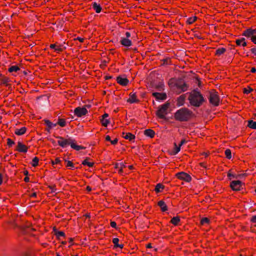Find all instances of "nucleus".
I'll return each instance as SVG.
<instances>
[{
    "instance_id": "nucleus-30",
    "label": "nucleus",
    "mask_w": 256,
    "mask_h": 256,
    "mask_svg": "<svg viewBox=\"0 0 256 256\" xmlns=\"http://www.w3.org/2000/svg\"><path fill=\"white\" fill-rule=\"evenodd\" d=\"M89 159L90 158H86L82 162V164H84V165H86V166H88L89 167H92L93 166V165H94V163L88 162V160H89Z\"/></svg>"
},
{
    "instance_id": "nucleus-33",
    "label": "nucleus",
    "mask_w": 256,
    "mask_h": 256,
    "mask_svg": "<svg viewBox=\"0 0 256 256\" xmlns=\"http://www.w3.org/2000/svg\"><path fill=\"white\" fill-rule=\"evenodd\" d=\"M56 124H59L60 126L64 127L66 125V122L64 119L59 118Z\"/></svg>"
},
{
    "instance_id": "nucleus-52",
    "label": "nucleus",
    "mask_w": 256,
    "mask_h": 256,
    "mask_svg": "<svg viewBox=\"0 0 256 256\" xmlns=\"http://www.w3.org/2000/svg\"><path fill=\"white\" fill-rule=\"evenodd\" d=\"M251 221L253 222L256 223V215L253 216L251 218Z\"/></svg>"
},
{
    "instance_id": "nucleus-18",
    "label": "nucleus",
    "mask_w": 256,
    "mask_h": 256,
    "mask_svg": "<svg viewBox=\"0 0 256 256\" xmlns=\"http://www.w3.org/2000/svg\"><path fill=\"white\" fill-rule=\"evenodd\" d=\"M186 94L181 95L178 98L177 104L178 106H182L184 104L186 97Z\"/></svg>"
},
{
    "instance_id": "nucleus-44",
    "label": "nucleus",
    "mask_w": 256,
    "mask_h": 256,
    "mask_svg": "<svg viewBox=\"0 0 256 256\" xmlns=\"http://www.w3.org/2000/svg\"><path fill=\"white\" fill-rule=\"evenodd\" d=\"M118 242H119V239L117 238H113L112 240V242L114 244V247L116 248V246H118Z\"/></svg>"
},
{
    "instance_id": "nucleus-63",
    "label": "nucleus",
    "mask_w": 256,
    "mask_h": 256,
    "mask_svg": "<svg viewBox=\"0 0 256 256\" xmlns=\"http://www.w3.org/2000/svg\"><path fill=\"white\" fill-rule=\"evenodd\" d=\"M29 180H30V178L28 177V176H26L24 178V180L26 182H29Z\"/></svg>"
},
{
    "instance_id": "nucleus-19",
    "label": "nucleus",
    "mask_w": 256,
    "mask_h": 256,
    "mask_svg": "<svg viewBox=\"0 0 256 256\" xmlns=\"http://www.w3.org/2000/svg\"><path fill=\"white\" fill-rule=\"evenodd\" d=\"M144 134L147 136L152 138L155 135V132L152 130L147 129L144 131Z\"/></svg>"
},
{
    "instance_id": "nucleus-6",
    "label": "nucleus",
    "mask_w": 256,
    "mask_h": 256,
    "mask_svg": "<svg viewBox=\"0 0 256 256\" xmlns=\"http://www.w3.org/2000/svg\"><path fill=\"white\" fill-rule=\"evenodd\" d=\"M74 114L78 117L85 116L88 112L86 108L77 107L74 110Z\"/></svg>"
},
{
    "instance_id": "nucleus-38",
    "label": "nucleus",
    "mask_w": 256,
    "mask_h": 256,
    "mask_svg": "<svg viewBox=\"0 0 256 256\" xmlns=\"http://www.w3.org/2000/svg\"><path fill=\"white\" fill-rule=\"evenodd\" d=\"M174 150L172 154H177L180 150V146H177L176 144H174Z\"/></svg>"
},
{
    "instance_id": "nucleus-43",
    "label": "nucleus",
    "mask_w": 256,
    "mask_h": 256,
    "mask_svg": "<svg viewBox=\"0 0 256 256\" xmlns=\"http://www.w3.org/2000/svg\"><path fill=\"white\" fill-rule=\"evenodd\" d=\"M209 222H210V220L208 218H204L201 220L200 222L202 224H208Z\"/></svg>"
},
{
    "instance_id": "nucleus-64",
    "label": "nucleus",
    "mask_w": 256,
    "mask_h": 256,
    "mask_svg": "<svg viewBox=\"0 0 256 256\" xmlns=\"http://www.w3.org/2000/svg\"><path fill=\"white\" fill-rule=\"evenodd\" d=\"M250 71L252 72H256V69L255 68H252Z\"/></svg>"
},
{
    "instance_id": "nucleus-27",
    "label": "nucleus",
    "mask_w": 256,
    "mask_h": 256,
    "mask_svg": "<svg viewBox=\"0 0 256 256\" xmlns=\"http://www.w3.org/2000/svg\"><path fill=\"white\" fill-rule=\"evenodd\" d=\"M226 51V49L224 48H219L216 51L215 54L217 56H220Z\"/></svg>"
},
{
    "instance_id": "nucleus-48",
    "label": "nucleus",
    "mask_w": 256,
    "mask_h": 256,
    "mask_svg": "<svg viewBox=\"0 0 256 256\" xmlns=\"http://www.w3.org/2000/svg\"><path fill=\"white\" fill-rule=\"evenodd\" d=\"M110 226H111L112 227L114 228H116V224L114 222H111Z\"/></svg>"
},
{
    "instance_id": "nucleus-20",
    "label": "nucleus",
    "mask_w": 256,
    "mask_h": 256,
    "mask_svg": "<svg viewBox=\"0 0 256 256\" xmlns=\"http://www.w3.org/2000/svg\"><path fill=\"white\" fill-rule=\"evenodd\" d=\"M158 205L160 208V209L162 212L167 210L168 207L164 202L162 200L159 201L158 203Z\"/></svg>"
},
{
    "instance_id": "nucleus-46",
    "label": "nucleus",
    "mask_w": 256,
    "mask_h": 256,
    "mask_svg": "<svg viewBox=\"0 0 256 256\" xmlns=\"http://www.w3.org/2000/svg\"><path fill=\"white\" fill-rule=\"evenodd\" d=\"M60 162H61V161H60V158H56L55 161H52V164H60Z\"/></svg>"
},
{
    "instance_id": "nucleus-23",
    "label": "nucleus",
    "mask_w": 256,
    "mask_h": 256,
    "mask_svg": "<svg viewBox=\"0 0 256 256\" xmlns=\"http://www.w3.org/2000/svg\"><path fill=\"white\" fill-rule=\"evenodd\" d=\"M70 147L76 150H80L85 149V147L76 144V141L72 142V144H70Z\"/></svg>"
},
{
    "instance_id": "nucleus-14",
    "label": "nucleus",
    "mask_w": 256,
    "mask_h": 256,
    "mask_svg": "<svg viewBox=\"0 0 256 256\" xmlns=\"http://www.w3.org/2000/svg\"><path fill=\"white\" fill-rule=\"evenodd\" d=\"M116 80L118 83L123 86H126L129 82L126 78H122L120 76L117 77Z\"/></svg>"
},
{
    "instance_id": "nucleus-17",
    "label": "nucleus",
    "mask_w": 256,
    "mask_h": 256,
    "mask_svg": "<svg viewBox=\"0 0 256 256\" xmlns=\"http://www.w3.org/2000/svg\"><path fill=\"white\" fill-rule=\"evenodd\" d=\"M130 98L128 100V102L130 103H134L138 102V100L136 98V93H130Z\"/></svg>"
},
{
    "instance_id": "nucleus-36",
    "label": "nucleus",
    "mask_w": 256,
    "mask_h": 256,
    "mask_svg": "<svg viewBox=\"0 0 256 256\" xmlns=\"http://www.w3.org/2000/svg\"><path fill=\"white\" fill-rule=\"evenodd\" d=\"M0 81L1 82H2L4 84H6L8 86L7 83L10 81V80L8 78L6 77H2L1 78H0Z\"/></svg>"
},
{
    "instance_id": "nucleus-37",
    "label": "nucleus",
    "mask_w": 256,
    "mask_h": 256,
    "mask_svg": "<svg viewBox=\"0 0 256 256\" xmlns=\"http://www.w3.org/2000/svg\"><path fill=\"white\" fill-rule=\"evenodd\" d=\"M196 19L197 18L196 16L189 18L187 20V22L189 24H192L196 20Z\"/></svg>"
},
{
    "instance_id": "nucleus-45",
    "label": "nucleus",
    "mask_w": 256,
    "mask_h": 256,
    "mask_svg": "<svg viewBox=\"0 0 256 256\" xmlns=\"http://www.w3.org/2000/svg\"><path fill=\"white\" fill-rule=\"evenodd\" d=\"M236 176L234 174H232L230 172L228 174V176L230 178V179H231L232 178H238V176Z\"/></svg>"
},
{
    "instance_id": "nucleus-61",
    "label": "nucleus",
    "mask_w": 256,
    "mask_h": 256,
    "mask_svg": "<svg viewBox=\"0 0 256 256\" xmlns=\"http://www.w3.org/2000/svg\"><path fill=\"white\" fill-rule=\"evenodd\" d=\"M106 140L107 141H111L110 137L109 136H106Z\"/></svg>"
},
{
    "instance_id": "nucleus-7",
    "label": "nucleus",
    "mask_w": 256,
    "mask_h": 256,
    "mask_svg": "<svg viewBox=\"0 0 256 256\" xmlns=\"http://www.w3.org/2000/svg\"><path fill=\"white\" fill-rule=\"evenodd\" d=\"M176 176L180 180H185L186 182H190L192 180L190 175L184 172L177 173Z\"/></svg>"
},
{
    "instance_id": "nucleus-11",
    "label": "nucleus",
    "mask_w": 256,
    "mask_h": 256,
    "mask_svg": "<svg viewBox=\"0 0 256 256\" xmlns=\"http://www.w3.org/2000/svg\"><path fill=\"white\" fill-rule=\"evenodd\" d=\"M153 96H154L156 100H166L167 96L166 93H160L158 92H154L152 94Z\"/></svg>"
},
{
    "instance_id": "nucleus-39",
    "label": "nucleus",
    "mask_w": 256,
    "mask_h": 256,
    "mask_svg": "<svg viewBox=\"0 0 256 256\" xmlns=\"http://www.w3.org/2000/svg\"><path fill=\"white\" fill-rule=\"evenodd\" d=\"M56 236L58 238H60V236H64L65 234L63 232L56 231Z\"/></svg>"
},
{
    "instance_id": "nucleus-21",
    "label": "nucleus",
    "mask_w": 256,
    "mask_h": 256,
    "mask_svg": "<svg viewBox=\"0 0 256 256\" xmlns=\"http://www.w3.org/2000/svg\"><path fill=\"white\" fill-rule=\"evenodd\" d=\"M26 127H22L20 129L16 128L15 130L14 133L18 136H22L26 132Z\"/></svg>"
},
{
    "instance_id": "nucleus-58",
    "label": "nucleus",
    "mask_w": 256,
    "mask_h": 256,
    "mask_svg": "<svg viewBox=\"0 0 256 256\" xmlns=\"http://www.w3.org/2000/svg\"><path fill=\"white\" fill-rule=\"evenodd\" d=\"M120 168H123L126 167V165L124 163L119 164Z\"/></svg>"
},
{
    "instance_id": "nucleus-34",
    "label": "nucleus",
    "mask_w": 256,
    "mask_h": 256,
    "mask_svg": "<svg viewBox=\"0 0 256 256\" xmlns=\"http://www.w3.org/2000/svg\"><path fill=\"white\" fill-rule=\"evenodd\" d=\"M224 153L227 158L230 159L232 158V152L230 149H226Z\"/></svg>"
},
{
    "instance_id": "nucleus-25",
    "label": "nucleus",
    "mask_w": 256,
    "mask_h": 256,
    "mask_svg": "<svg viewBox=\"0 0 256 256\" xmlns=\"http://www.w3.org/2000/svg\"><path fill=\"white\" fill-rule=\"evenodd\" d=\"M8 72H17L19 70H20V68H19V67L17 66H11L8 70Z\"/></svg>"
},
{
    "instance_id": "nucleus-56",
    "label": "nucleus",
    "mask_w": 256,
    "mask_h": 256,
    "mask_svg": "<svg viewBox=\"0 0 256 256\" xmlns=\"http://www.w3.org/2000/svg\"><path fill=\"white\" fill-rule=\"evenodd\" d=\"M62 46H60L58 48H55V50L56 51L60 52L62 50V48L61 47Z\"/></svg>"
},
{
    "instance_id": "nucleus-49",
    "label": "nucleus",
    "mask_w": 256,
    "mask_h": 256,
    "mask_svg": "<svg viewBox=\"0 0 256 256\" xmlns=\"http://www.w3.org/2000/svg\"><path fill=\"white\" fill-rule=\"evenodd\" d=\"M250 50L252 54L256 55V46L252 48Z\"/></svg>"
},
{
    "instance_id": "nucleus-22",
    "label": "nucleus",
    "mask_w": 256,
    "mask_h": 256,
    "mask_svg": "<svg viewBox=\"0 0 256 256\" xmlns=\"http://www.w3.org/2000/svg\"><path fill=\"white\" fill-rule=\"evenodd\" d=\"M92 6L96 13H100L101 12L102 8L96 2H92Z\"/></svg>"
},
{
    "instance_id": "nucleus-4",
    "label": "nucleus",
    "mask_w": 256,
    "mask_h": 256,
    "mask_svg": "<svg viewBox=\"0 0 256 256\" xmlns=\"http://www.w3.org/2000/svg\"><path fill=\"white\" fill-rule=\"evenodd\" d=\"M170 106V104L168 102H166L165 104L160 106L158 110L156 111V116H158L160 118H166L165 116L168 114L167 110Z\"/></svg>"
},
{
    "instance_id": "nucleus-5",
    "label": "nucleus",
    "mask_w": 256,
    "mask_h": 256,
    "mask_svg": "<svg viewBox=\"0 0 256 256\" xmlns=\"http://www.w3.org/2000/svg\"><path fill=\"white\" fill-rule=\"evenodd\" d=\"M208 99L210 102L214 106H218L219 104L220 98L218 92H210Z\"/></svg>"
},
{
    "instance_id": "nucleus-29",
    "label": "nucleus",
    "mask_w": 256,
    "mask_h": 256,
    "mask_svg": "<svg viewBox=\"0 0 256 256\" xmlns=\"http://www.w3.org/2000/svg\"><path fill=\"white\" fill-rule=\"evenodd\" d=\"M188 88V85L186 82H184L181 86L180 87H179L178 88L181 90L182 92H184L187 90Z\"/></svg>"
},
{
    "instance_id": "nucleus-16",
    "label": "nucleus",
    "mask_w": 256,
    "mask_h": 256,
    "mask_svg": "<svg viewBox=\"0 0 256 256\" xmlns=\"http://www.w3.org/2000/svg\"><path fill=\"white\" fill-rule=\"evenodd\" d=\"M123 137L126 139L130 141H132V140H134L135 138V136L131 133L128 132L125 133L123 132L122 133Z\"/></svg>"
},
{
    "instance_id": "nucleus-57",
    "label": "nucleus",
    "mask_w": 256,
    "mask_h": 256,
    "mask_svg": "<svg viewBox=\"0 0 256 256\" xmlns=\"http://www.w3.org/2000/svg\"><path fill=\"white\" fill-rule=\"evenodd\" d=\"M108 114L106 113H105L102 116V118H106L108 117Z\"/></svg>"
},
{
    "instance_id": "nucleus-35",
    "label": "nucleus",
    "mask_w": 256,
    "mask_h": 256,
    "mask_svg": "<svg viewBox=\"0 0 256 256\" xmlns=\"http://www.w3.org/2000/svg\"><path fill=\"white\" fill-rule=\"evenodd\" d=\"M184 83V80L182 79H180L177 80V82L175 84L176 86L178 88L179 87H180Z\"/></svg>"
},
{
    "instance_id": "nucleus-1",
    "label": "nucleus",
    "mask_w": 256,
    "mask_h": 256,
    "mask_svg": "<svg viewBox=\"0 0 256 256\" xmlns=\"http://www.w3.org/2000/svg\"><path fill=\"white\" fill-rule=\"evenodd\" d=\"M188 94V100L190 104L195 107H200L204 102H206V99L200 92L198 88L194 90L191 92L186 93Z\"/></svg>"
},
{
    "instance_id": "nucleus-55",
    "label": "nucleus",
    "mask_w": 256,
    "mask_h": 256,
    "mask_svg": "<svg viewBox=\"0 0 256 256\" xmlns=\"http://www.w3.org/2000/svg\"><path fill=\"white\" fill-rule=\"evenodd\" d=\"M131 34H130V33L129 32H126V37L125 38H130V36Z\"/></svg>"
},
{
    "instance_id": "nucleus-28",
    "label": "nucleus",
    "mask_w": 256,
    "mask_h": 256,
    "mask_svg": "<svg viewBox=\"0 0 256 256\" xmlns=\"http://www.w3.org/2000/svg\"><path fill=\"white\" fill-rule=\"evenodd\" d=\"M180 221V218L178 216H175L172 218L170 222L174 225L176 226L178 224Z\"/></svg>"
},
{
    "instance_id": "nucleus-42",
    "label": "nucleus",
    "mask_w": 256,
    "mask_h": 256,
    "mask_svg": "<svg viewBox=\"0 0 256 256\" xmlns=\"http://www.w3.org/2000/svg\"><path fill=\"white\" fill-rule=\"evenodd\" d=\"M246 40V39L244 38H242L240 39L236 40V42L238 46H240L241 45L242 42L244 40Z\"/></svg>"
},
{
    "instance_id": "nucleus-40",
    "label": "nucleus",
    "mask_w": 256,
    "mask_h": 256,
    "mask_svg": "<svg viewBox=\"0 0 256 256\" xmlns=\"http://www.w3.org/2000/svg\"><path fill=\"white\" fill-rule=\"evenodd\" d=\"M252 91H253V89L250 86H248V89L246 88H244L243 89V92L246 94H248Z\"/></svg>"
},
{
    "instance_id": "nucleus-8",
    "label": "nucleus",
    "mask_w": 256,
    "mask_h": 256,
    "mask_svg": "<svg viewBox=\"0 0 256 256\" xmlns=\"http://www.w3.org/2000/svg\"><path fill=\"white\" fill-rule=\"evenodd\" d=\"M230 186L233 190H240L242 186V182L240 180H233L230 182Z\"/></svg>"
},
{
    "instance_id": "nucleus-15",
    "label": "nucleus",
    "mask_w": 256,
    "mask_h": 256,
    "mask_svg": "<svg viewBox=\"0 0 256 256\" xmlns=\"http://www.w3.org/2000/svg\"><path fill=\"white\" fill-rule=\"evenodd\" d=\"M44 121L45 124L48 126V128H46V130L48 132H50V130L51 128L55 127L57 125V124H56V123L54 124V123L52 122H50L48 120H44Z\"/></svg>"
},
{
    "instance_id": "nucleus-31",
    "label": "nucleus",
    "mask_w": 256,
    "mask_h": 256,
    "mask_svg": "<svg viewBox=\"0 0 256 256\" xmlns=\"http://www.w3.org/2000/svg\"><path fill=\"white\" fill-rule=\"evenodd\" d=\"M100 122L104 126H107L108 124H109L110 121L107 118H102L100 119Z\"/></svg>"
},
{
    "instance_id": "nucleus-24",
    "label": "nucleus",
    "mask_w": 256,
    "mask_h": 256,
    "mask_svg": "<svg viewBox=\"0 0 256 256\" xmlns=\"http://www.w3.org/2000/svg\"><path fill=\"white\" fill-rule=\"evenodd\" d=\"M164 186H163L162 184H161L160 183H158V184L156 186V187H155V189H154V190L156 192H160L162 191V190L164 189Z\"/></svg>"
},
{
    "instance_id": "nucleus-26",
    "label": "nucleus",
    "mask_w": 256,
    "mask_h": 256,
    "mask_svg": "<svg viewBox=\"0 0 256 256\" xmlns=\"http://www.w3.org/2000/svg\"><path fill=\"white\" fill-rule=\"evenodd\" d=\"M248 126L251 128L256 130V122L252 120L248 121Z\"/></svg>"
},
{
    "instance_id": "nucleus-54",
    "label": "nucleus",
    "mask_w": 256,
    "mask_h": 256,
    "mask_svg": "<svg viewBox=\"0 0 256 256\" xmlns=\"http://www.w3.org/2000/svg\"><path fill=\"white\" fill-rule=\"evenodd\" d=\"M250 40L254 44H256V35L252 38Z\"/></svg>"
},
{
    "instance_id": "nucleus-10",
    "label": "nucleus",
    "mask_w": 256,
    "mask_h": 256,
    "mask_svg": "<svg viewBox=\"0 0 256 256\" xmlns=\"http://www.w3.org/2000/svg\"><path fill=\"white\" fill-rule=\"evenodd\" d=\"M150 86L152 88H154L158 91L164 90V85L162 82H150Z\"/></svg>"
},
{
    "instance_id": "nucleus-50",
    "label": "nucleus",
    "mask_w": 256,
    "mask_h": 256,
    "mask_svg": "<svg viewBox=\"0 0 256 256\" xmlns=\"http://www.w3.org/2000/svg\"><path fill=\"white\" fill-rule=\"evenodd\" d=\"M118 142V140L117 138H115L114 140L110 141V142L112 144H116Z\"/></svg>"
},
{
    "instance_id": "nucleus-47",
    "label": "nucleus",
    "mask_w": 256,
    "mask_h": 256,
    "mask_svg": "<svg viewBox=\"0 0 256 256\" xmlns=\"http://www.w3.org/2000/svg\"><path fill=\"white\" fill-rule=\"evenodd\" d=\"M66 166H70L72 168H74V166L71 161H68V164H66Z\"/></svg>"
},
{
    "instance_id": "nucleus-53",
    "label": "nucleus",
    "mask_w": 256,
    "mask_h": 256,
    "mask_svg": "<svg viewBox=\"0 0 256 256\" xmlns=\"http://www.w3.org/2000/svg\"><path fill=\"white\" fill-rule=\"evenodd\" d=\"M163 61H164V64H168V62H170V60L168 58L164 59L163 60Z\"/></svg>"
},
{
    "instance_id": "nucleus-3",
    "label": "nucleus",
    "mask_w": 256,
    "mask_h": 256,
    "mask_svg": "<svg viewBox=\"0 0 256 256\" xmlns=\"http://www.w3.org/2000/svg\"><path fill=\"white\" fill-rule=\"evenodd\" d=\"M56 138L58 139V144L62 148H66L68 145L72 144V142H75V140L72 137L66 136V138H63L60 136H56Z\"/></svg>"
},
{
    "instance_id": "nucleus-9",
    "label": "nucleus",
    "mask_w": 256,
    "mask_h": 256,
    "mask_svg": "<svg viewBox=\"0 0 256 256\" xmlns=\"http://www.w3.org/2000/svg\"><path fill=\"white\" fill-rule=\"evenodd\" d=\"M242 35L251 39L256 36V29L248 28L243 32Z\"/></svg>"
},
{
    "instance_id": "nucleus-12",
    "label": "nucleus",
    "mask_w": 256,
    "mask_h": 256,
    "mask_svg": "<svg viewBox=\"0 0 256 256\" xmlns=\"http://www.w3.org/2000/svg\"><path fill=\"white\" fill-rule=\"evenodd\" d=\"M16 150L21 152H26L28 151V147L24 144L21 142H18V146Z\"/></svg>"
},
{
    "instance_id": "nucleus-51",
    "label": "nucleus",
    "mask_w": 256,
    "mask_h": 256,
    "mask_svg": "<svg viewBox=\"0 0 256 256\" xmlns=\"http://www.w3.org/2000/svg\"><path fill=\"white\" fill-rule=\"evenodd\" d=\"M186 142V140L184 139H183L180 142V144L179 146H181L182 145H183Z\"/></svg>"
},
{
    "instance_id": "nucleus-2",
    "label": "nucleus",
    "mask_w": 256,
    "mask_h": 256,
    "mask_svg": "<svg viewBox=\"0 0 256 256\" xmlns=\"http://www.w3.org/2000/svg\"><path fill=\"white\" fill-rule=\"evenodd\" d=\"M192 114V112L187 108H181L174 113V118L180 122H187Z\"/></svg>"
},
{
    "instance_id": "nucleus-41",
    "label": "nucleus",
    "mask_w": 256,
    "mask_h": 256,
    "mask_svg": "<svg viewBox=\"0 0 256 256\" xmlns=\"http://www.w3.org/2000/svg\"><path fill=\"white\" fill-rule=\"evenodd\" d=\"M14 144V142L10 138H7V144L9 147L12 146Z\"/></svg>"
},
{
    "instance_id": "nucleus-60",
    "label": "nucleus",
    "mask_w": 256,
    "mask_h": 256,
    "mask_svg": "<svg viewBox=\"0 0 256 256\" xmlns=\"http://www.w3.org/2000/svg\"><path fill=\"white\" fill-rule=\"evenodd\" d=\"M56 45L55 44H52L50 45V48L52 49H55Z\"/></svg>"
},
{
    "instance_id": "nucleus-32",
    "label": "nucleus",
    "mask_w": 256,
    "mask_h": 256,
    "mask_svg": "<svg viewBox=\"0 0 256 256\" xmlns=\"http://www.w3.org/2000/svg\"><path fill=\"white\" fill-rule=\"evenodd\" d=\"M39 159L37 157H34L32 160V165L36 167L38 165Z\"/></svg>"
},
{
    "instance_id": "nucleus-62",
    "label": "nucleus",
    "mask_w": 256,
    "mask_h": 256,
    "mask_svg": "<svg viewBox=\"0 0 256 256\" xmlns=\"http://www.w3.org/2000/svg\"><path fill=\"white\" fill-rule=\"evenodd\" d=\"M243 46H246V40L242 42L241 44Z\"/></svg>"
},
{
    "instance_id": "nucleus-59",
    "label": "nucleus",
    "mask_w": 256,
    "mask_h": 256,
    "mask_svg": "<svg viewBox=\"0 0 256 256\" xmlns=\"http://www.w3.org/2000/svg\"><path fill=\"white\" fill-rule=\"evenodd\" d=\"M28 228H29L28 226L27 228H22V231L24 232H28Z\"/></svg>"
},
{
    "instance_id": "nucleus-13",
    "label": "nucleus",
    "mask_w": 256,
    "mask_h": 256,
    "mask_svg": "<svg viewBox=\"0 0 256 256\" xmlns=\"http://www.w3.org/2000/svg\"><path fill=\"white\" fill-rule=\"evenodd\" d=\"M120 44L126 47H128L132 44V41L127 38H122L120 40Z\"/></svg>"
}]
</instances>
